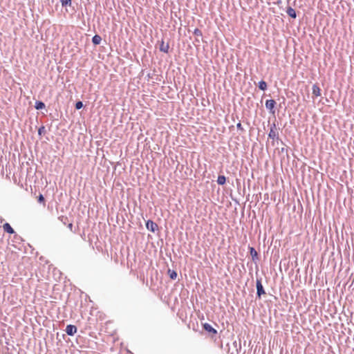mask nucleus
<instances>
[{
    "instance_id": "1",
    "label": "nucleus",
    "mask_w": 354,
    "mask_h": 354,
    "mask_svg": "<svg viewBox=\"0 0 354 354\" xmlns=\"http://www.w3.org/2000/svg\"><path fill=\"white\" fill-rule=\"evenodd\" d=\"M268 137L273 140L272 145L274 144V140H277V142L280 140L281 143L283 145V142L279 139V133L277 131L276 124L274 123H273L270 127Z\"/></svg>"
},
{
    "instance_id": "2",
    "label": "nucleus",
    "mask_w": 354,
    "mask_h": 354,
    "mask_svg": "<svg viewBox=\"0 0 354 354\" xmlns=\"http://www.w3.org/2000/svg\"><path fill=\"white\" fill-rule=\"evenodd\" d=\"M261 277H257L256 279V287H257V297L260 299L261 295L266 294V291L263 286Z\"/></svg>"
},
{
    "instance_id": "3",
    "label": "nucleus",
    "mask_w": 354,
    "mask_h": 354,
    "mask_svg": "<svg viewBox=\"0 0 354 354\" xmlns=\"http://www.w3.org/2000/svg\"><path fill=\"white\" fill-rule=\"evenodd\" d=\"M276 102L275 100L270 99L267 100L265 103L266 108L270 111V112L272 114L275 113L274 107L276 106Z\"/></svg>"
},
{
    "instance_id": "4",
    "label": "nucleus",
    "mask_w": 354,
    "mask_h": 354,
    "mask_svg": "<svg viewBox=\"0 0 354 354\" xmlns=\"http://www.w3.org/2000/svg\"><path fill=\"white\" fill-rule=\"evenodd\" d=\"M146 227L148 230L151 231V232H155L156 230H158V225L153 222L151 220H148L146 222Z\"/></svg>"
},
{
    "instance_id": "5",
    "label": "nucleus",
    "mask_w": 354,
    "mask_h": 354,
    "mask_svg": "<svg viewBox=\"0 0 354 354\" xmlns=\"http://www.w3.org/2000/svg\"><path fill=\"white\" fill-rule=\"evenodd\" d=\"M77 328L75 325L68 324L66 327V333L69 336H73L77 333Z\"/></svg>"
},
{
    "instance_id": "6",
    "label": "nucleus",
    "mask_w": 354,
    "mask_h": 354,
    "mask_svg": "<svg viewBox=\"0 0 354 354\" xmlns=\"http://www.w3.org/2000/svg\"><path fill=\"white\" fill-rule=\"evenodd\" d=\"M248 249L253 262L257 263V261L259 260L258 252H257L254 247L249 246Z\"/></svg>"
},
{
    "instance_id": "7",
    "label": "nucleus",
    "mask_w": 354,
    "mask_h": 354,
    "mask_svg": "<svg viewBox=\"0 0 354 354\" xmlns=\"http://www.w3.org/2000/svg\"><path fill=\"white\" fill-rule=\"evenodd\" d=\"M203 328L209 333H212V334H216L217 333V330L214 328L211 324H208V323H205L203 324Z\"/></svg>"
},
{
    "instance_id": "8",
    "label": "nucleus",
    "mask_w": 354,
    "mask_h": 354,
    "mask_svg": "<svg viewBox=\"0 0 354 354\" xmlns=\"http://www.w3.org/2000/svg\"><path fill=\"white\" fill-rule=\"evenodd\" d=\"M3 229L8 234H12L15 233L14 229L8 223H6L3 225Z\"/></svg>"
},
{
    "instance_id": "9",
    "label": "nucleus",
    "mask_w": 354,
    "mask_h": 354,
    "mask_svg": "<svg viewBox=\"0 0 354 354\" xmlns=\"http://www.w3.org/2000/svg\"><path fill=\"white\" fill-rule=\"evenodd\" d=\"M169 44H165L164 41L162 40L160 45V48H159L161 52L167 53L169 52Z\"/></svg>"
},
{
    "instance_id": "10",
    "label": "nucleus",
    "mask_w": 354,
    "mask_h": 354,
    "mask_svg": "<svg viewBox=\"0 0 354 354\" xmlns=\"http://www.w3.org/2000/svg\"><path fill=\"white\" fill-rule=\"evenodd\" d=\"M320 92H321V90H320V88L319 87V86L317 84H313V87H312L313 95H314L316 97H318L321 94Z\"/></svg>"
},
{
    "instance_id": "11",
    "label": "nucleus",
    "mask_w": 354,
    "mask_h": 354,
    "mask_svg": "<svg viewBox=\"0 0 354 354\" xmlns=\"http://www.w3.org/2000/svg\"><path fill=\"white\" fill-rule=\"evenodd\" d=\"M286 12L292 19H295L297 17L296 11L292 7H288Z\"/></svg>"
},
{
    "instance_id": "12",
    "label": "nucleus",
    "mask_w": 354,
    "mask_h": 354,
    "mask_svg": "<svg viewBox=\"0 0 354 354\" xmlns=\"http://www.w3.org/2000/svg\"><path fill=\"white\" fill-rule=\"evenodd\" d=\"M46 107L45 104L42 101L37 100L35 103V108L37 110H41Z\"/></svg>"
},
{
    "instance_id": "13",
    "label": "nucleus",
    "mask_w": 354,
    "mask_h": 354,
    "mask_svg": "<svg viewBox=\"0 0 354 354\" xmlns=\"http://www.w3.org/2000/svg\"><path fill=\"white\" fill-rule=\"evenodd\" d=\"M102 41V37L99 35H95L92 37V42L94 45H98Z\"/></svg>"
},
{
    "instance_id": "14",
    "label": "nucleus",
    "mask_w": 354,
    "mask_h": 354,
    "mask_svg": "<svg viewBox=\"0 0 354 354\" xmlns=\"http://www.w3.org/2000/svg\"><path fill=\"white\" fill-rule=\"evenodd\" d=\"M226 183V177L224 175H219L217 178V183L219 185H223Z\"/></svg>"
},
{
    "instance_id": "15",
    "label": "nucleus",
    "mask_w": 354,
    "mask_h": 354,
    "mask_svg": "<svg viewBox=\"0 0 354 354\" xmlns=\"http://www.w3.org/2000/svg\"><path fill=\"white\" fill-rule=\"evenodd\" d=\"M258 87L261 91H266L267 89V83L264 80H261L258 83Z\"/></svg>"
},
{
    "instance_id": "16",
    "label": "nucleus",
    "mask_w": 354,
    "mask_h": 354,
    "mask_svg": "<svg viewBox=\"0 0 354 354\" xmlns=\"http://www.w3.org/2000/svg\"><path fill=\"white\" fill-rule=\"evenodd\" d=\"M168 274L169 275L170 279L172 280H175L177 278V276H178L177 272H176V271H175L174 270L169 269Z\"/></svg>"
},
{
    "instance_id": "17",
    "label": "nucleus",
    "mask_w": 354,
    "mask_h": 354,
    "mask_svg": "<svg viewBox=\"0 0 354 354\" xmlns=\"http://www.w3.org/2000/svg\"><path fill=\"white\" fill-rule=\"evenodd\" d=\"M60 1L63 7L70 6L71 5V0H60Z\"/></svg>"
},
{
    "instance_id": "18",
    "label": "nucleus",
    "mask_w": 354,
    "mask_h": 354,
    "mask_svg": "<svg viewBox=\"0 0 354 354\" xmlns=\"http://www.w3.org/2000/svg\"><path fill=\"white\" fill-rule=\"evenodd\" d=\"M83 106H84V104H83V102L82 101H77V102H76V103L75 104V108L77 110L81 109L82 108H83Z\"/></svg>"
},
{
    "instance_id": "19",
    "label": "nucleus",
    "mask_w": 354,
    "mask_h": 354,
    "mask_svg": "<svg viewBox=\"0 0 354 354\" xmlns=\"http://www.w3.org/2000/svg\"><path fill=\"white\" fill-rule=\"evenodd\" d=\"M46 133V129L44 126H41L38 129V134L39 136H42Z\"/></svg>"
},
{
    "instance_id": "20",
    "label": "nucleus",
    "mask_w": 354,
    "mask_h": 354,
    "mask_svg": "<svg viewBox=\"0 0 354 354\" xmlns=\"http://www.w3.org/2000/svg\"><path fill=\"white\" fill-rule=\"evenodd\" d=\"M194 35H195L197 37H202V31L198 28H195L194 30Z\"/></svg>"
},
{
    "instance_id": "21",
    "label": "nucleus",
    "mask_w": 354,
    "mask_h": 354,
    "mask_svg": "<svg viewBox=\"0 0 354 354\" xmlns=\"http://www.w3.org/2000/svg\"><path fill=\"white\" fill-rule=\"evenodd\" d=\"M37 201H38V202H39V203H44V202H45V198H44V196H43L41 194H40L38 196V197H37Z\"/></svg>"
},
{
    "instance_id": "22",
    "label": "nucleus",
    "mask_w": 354,
    "mask_h": 354,
    "mask_svg": "<svg viewBox=\"0 0 354 354\" xmlns=\"http://www.w3.org/2000/svg\"><path fill=\"white\" fill-rule=\"evenodd\" d=\"M236 128H237V129H238V130H240V131H244V129H243V128L242 124H241V122H239V123L236 124Z\"/></svg>"
},
{
    "instance_id": "23",
    "label": "nucleus",
    "mask_w": 354,
    "mask_h": 354,
    "mask_svg": "<svg viewBox=\"0 0 354 354\" xmlns=\"http://www.w3.org/2000/svg\"><path fill=\"white\" fill-rule=\"evenodd\" d=\"M59 220H60V221H61L64 224H66L65 220H66V219H67V218H66V217H64V216H59Z\"/></svg>"
},
{
    "instance_id": "24",
    "label": "nucleus",
    "mask_w": 354,
    "mask_h": 354,
    "mask_svg": "<svg viewBox=\"0 0 354 354\" xmlns=\"http://www.w3.org/2000/svg\"><path fill=\"white\" fill-rule=\"evenodd\" d=\"M279 152L281 153L286 152L287 153H288V149L285 148V147H282Z\"/></svg>"
},
{
    "instance_id": "25",
    "label": "nucleus",
    "mask_w": 354,
    "mask_h": 354,
    "mask_svg": "<svg viewBox=\"0 0 354 354\" xmlns=\"http://www.w3.org/2000/svg\"><path fill=\"white\" fill-rule=\"evenodd\" d=\"M73 223H70L68 225V227L71 230H72V229H73Z\"/></svg>"
},
{
    "instance_id": "26",
    "label": "nucleus",
    "mask_w": 354,
    "mask_h": 354,
    "mask_svg": "<svg viewBox=\"0 0 354 354\" xmlns=\"http://www.w3.org/2000/svg\"><path fill=\"white\" fill-rule=\"evenodd\" d=\"M147 77H148V78H151V75L149 73L147 75Z\"/></svg>"
}]
</instances>
